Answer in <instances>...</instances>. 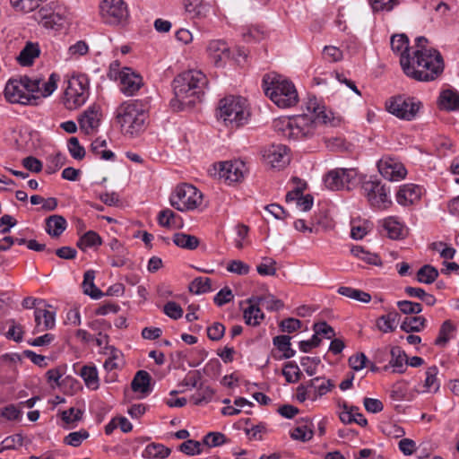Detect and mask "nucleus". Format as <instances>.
<instances>
[{"label": "nucleus", "mask_w": 459, "mask_h": 459, "mask_svg": "<svg viewBox=\"0 0 459 459\" xmlns=\"http://www.w3.org/2000/svg\"><path fill=\"white\" fill-rule=\"evenodd\" d=\"M403 73L418 82L436 80L444 71V60L436 49H415L411 56H403Z\"/></svg>", "instance_id": "1"}, {"label": "nucleus", "mask_w": 459, "mask_h": 459, "mask_svg": "<svg viewBox=\"0 0 459 459\" xmlns=\"http://www.w3.org/2000/svg\"><path fill=\"white\" fill-rule=\"evenodd\" d=\"M206 84V76L199 70L181 73L172 82L175 98L170 101L171 107L174 109H182L194 105L204 95Z\"/></svg>", "instance_id": "2"}, {"label": "nucleus", "mask_w": 459, "mask_h": 459, "mask_svg": "<svg viewBox=\"0 0 459 459\" xmlns=\"http://www.w3.org/2000/svg\"><path fill=\"white\" fill-rule=\"evenodd\" d=\"M146 110L147 104L143 100L124 101L117 108L115 119L125 134L134 137L145 129Z\"/></svg>", "instance_id": "3"}, {"label": "nucleus", "mask_w": 459, "mask_h": 459, "mask_svg": "<svg viewBox=\"0 0 459 459\" xmlns=\"http://www.w3.org/2000/svg\"><path fill=\"white\" fill-rule=\"evenodd\" d=\"M265 95L279 108H288L299 102V94L294 83L276 73L267 74L263 78Z\"/></svg>", "instance_id": "4"}, {"label": "nucleus", "mask_w": 459, "mask_h": 459, "mask_svg": "<svg viewBox=\"0 0 459 459\" xmlns=\"http://www.w3.org/2000/svg\"><path fill=\"white\" fill-rule=\"evenodd\" d=\"M251 113L247 99L240 96H227L219 102L217 117L230 128L246 125Z\"/></svg>", "instance_id": "5"}, {"label": "nucleus", "mask_w": 459, "mask_h": 459, "mask_svg": "<svg viewBox=\"0 0 459 459\" xmlns=\"http://www.w3.org/2000/svg\"><path fill=\"white\" fill-rule=\"evenodd\" d=\"M317 121L307 114L281 117L273 121L275 131L290 140H304L316 133Z\"/></svg>", "instance_id": "6"}, {"label": "nucleus", "mask_w": 459, "mask_h": 459, "mask_svg": "<svg viewBox=\"0 0 459 459\" xmlns=\"http://www.w3.org/2000/svg\"><path fill=\"white\" fill-rule=\"evenodd\" d=\"M62 102L69 110L82 107L90 95V81L86 74H73L65 82Z\"/></svg>", "instance_id": "7"}, {"label": "nucleus", "mask_w": 459, "mask_h": 459, "mask_svg": "<svg viewBox=\"0 0 459 459\" xmlns=\"http://www.w3.org/2000/svg\"><path fill=\"white\" fill-rule=\"evenodd\" d=\"M171 206L179 212L197 209L203 203V194L193 185H178L169 197Z\"/></svg>", "instance_id": "8"}, {"label": "nucleus", "mask_w": 459, "mask_h": 459, "mask_svg": "<svg viewBox=\"0 0 459 459\" xmlns=\"http://www.w3.org/2000/svg\"><path fill=\"white\" fill-rule=\"evenodd\" d=\"M362 195L371 206L377 209H387L392 204L390 190L378 180H366L361 186Z\"/></svg>", "instance_id": "9"}, {"label": "nucleus", "mask_w": 459, "mask_h": 459, "mask_svg": "<svg viewBox=\"0 0 459 459\" xmlns=\"http://www.w3.org/2000/svg\"><path fill=\"white\" fill-rule=\"evenodd\" d=\"M100 13L104 22L111 25L121 24L129 16L127 4L124 0H101Z\"/></svg>", "instance_id": "10"}, {"label": "nucleus", "mask_w": 459, "mask_h": 459, "mask_svg": "<svg viewBox=\"0 0 459 459\" xmlns=\"http://www.w3.org/2000/svg\"><path fill=\"white\" fill-rule=\"evenodd\" d=\"M386 109L392 115L404 120H411L418 113L420 103L416 102L412 98L395 96L385 103Z\"/></svg>", "instance_id": "11"}, {"label": "nucleus", "mask_w": 459, "mask_h": 459, "mask_svg": "<svg viewBox=\"0 0 459 459\" xmlns=\"http://www.w3.org/2000/svg\"><path fill=\"white\" fill-rule=\"evenodd\" d=\"M377 169L382 177L389 181H400L407 175L404 165L390 155H385L377 161Z\"/></svg>", "instance_id": "12"}, {"label": "nucleus", "mask_w": 459, "mask_h": 459, "mask_svg": "<svg viewBox=\"0 0 459 459\" xmlns=\"http://www.w3.org/2000/svg\"><path fill=\"white\" fill-rule=\"evenodd\" d=\"M355 176L356 173L353 169H335L325 175V185L331 190H349Z\"/></svg>", "instance_id": "13"}, {"label": "nucleus", "mask_w": 459, "mask_h": 459, "mask_svg": "<svg viewBox=\"0 0 459 459\" xmlns=\"http://www.w3.org/2000/svg\"><path fill=\"white\" fill-rule=\"evenodd\" d=\"M5 99L11 103L29 104L31 100H36L35 95L26 92L22 78L10 79L4 88Z\"/></svg>", "instance_id": "14"}, {"label": "nucleus", "mask_w": 459, "mask_h": 459, "mask_svg": "<svg viewBox=\"0 0 459 459\" xmlns=\"http://www.w3.org/2000/svg\"><path fill=\"white\" fill-rule=\"evenodd\" d=\"M245 171L246 164L241 160L224 161L219 164L218 174L220 178L232 184L240 181Z\"/></svg>", "instance_id": "15"}, {"label": "nucleus", "mask_w": 459, "mask_h": 459, "mask_svg": "<svg viewBox=\"0 0 459 459\" xmlns=\"http://www.w3.org/2000/svg\"><path fill=\"white\" fill-rule=\"evenodd\" d=\"M424 189L420 185L409 183L402 185L396 195V202L403 206L413 205L420 202Z\"/></svg>", "instance_id": "16"}, {"label": "nucleus", "mask_w": 459, "mask_h": 459, "mask_svg": "<svg viewBox=\"0 0 459 459\" xmlns=\"http://www.w3.org/2000/svg\"><path fill=\"white\" fill-rule=\"evenodd\" d=\"M265 160L274 169H282L290 162L289 149L282 144L272 145L264 151Z\"/></svg>", "instance_id": "17"}, {"label": "nucleus", "mask_w": 459, "mask_h": 459, "mask_svg": "<svg viewBox=\"0 0 459 459\" xmlns=\"http://www.w3.org/2000/svg\"><path fill=\"white\" fill-rule=\"evenodd\" d=\"M121 91L126 96L134 95L143 85V79L131 68L124 67L119 73Z\"/></svg>", "instance_id": "18"}, {"label": "nucleus", "mask_w": 459, "mask_h": 459, "mask_svg": "<svg viewBox=\"0 0 459 459\" xmlns=\"http://www.w3.org/2000/svg\"><path fill=\"white\" fill-rule=\"evenodd\" d=\"M36 20L48 29H58L62 27L65 17L59 12L54 11L51 7H41L35 14Z\"/></svg>", "instance_id": "19"}, {"label": "nucleus", "mask_w": 459, "mask_h": 459, "mask_svg": "<svg viewBox=\"0 0 459 459\" xmlns=\"http://www.w3.org/2000/svg\"><path fill=\"white\" fill-rule=\"evenodd\" d=\"M383 231L391 239H403L407 235L404 224L396 216H389L381 221Z\"/></svg>", "instance_id": "20"}, {"label": "nucleus", "mask_w": 459, "mask_h": 459, "mask_svg": "<svg viewBox=\"0 0 459 459\" xmlns=\"http://www.w3.org/2000/svg\"><path fill=\"white\" fill-rule=\"evenodd\" d=\"M100 107L92 105L89 107L79 117V125L87 134L99 126L100 121Z\"/></svg>", "instance_id": "21"}, {"label": "nucleus", "mask_w": 459, "mask_h": 459, "mask_svg": "<svg viewBox=\"0 0 459 459\" xmlns=\"http://www.w3.org/2000/svg\"><path fill=\"white\" fill-rule=\"evenodd\" d=\"M207 52L216 65L230 58V47L227 42L214 39L209 42Z\"/></svg>", "instance_id": "22"}, {"label": "nucleus", "mask_w": 459, "mask_h": 459, "mask_svg": "<svg viewBox=\"0 0 459 459\" xmlns=\"http://www.w3.org/2000/svg\"><path fill=\"white\" fill-rule=\"evenodd\" d=\"M34 333L52 329L55 326V313L47 309L36 308L34 311Z\"/></svg>", "instance_id": "23"}, {"label": "nucleus", "mask_w": 459, "mask_h": 459, "mask_svg": "<svg viewBox=\"0 0 459 459\" xmlns=\"http://www.w3.org/2000/svg\"><path fill=\"white\" fill-rule=\"evenodd\" d=\"M40 55L39 43L28 41L17 56L18 63L22 66H29L34 63V60Z\"/></svg>", "instance_id": "24"}, {"label": "nucleus", "mask_w": 459, "mask_h": 459, "mask_svg": "<svg viewBox=\"0 0 459 459\" xmlns=\"http://www.w3.org/2000/svg\"><path fill=\"white\" fill-rule=\"evenodd\" d=\"M399 319L400 314L392 309L377 319L376 326L382 333H392L396 329Z\"/></svg>", "instance_id": "25"}, {"label": "nucleus", "mask_w": 459, "mask_h": 459, "mask_svg": "<svg viewBox=\"0 0 459 459\" xmlns=\"http://www.w3.org/2000/svg\"><path fill=\"white\" fill-rule=\"evenodd\" d=\"M108 247L114 253L113 255L109 256L111 266L121 267L125 265L127 260V251L124 245L117 238H112L108 243Z\"/></svg>", "instance_id": "26"}, {"label": "nucleus", "mask_w": 459, "mask_h": 459, "mask_svg": "<svg viewBox=\"0 0 459 459\" xmlns=\"http://www.w3.org/2000/svg\"><path fill=\"white\" fill-rule=\"evenodd\" d=\"M151 380L150 374L145 370H139L134 375L131 387L134 392L148 394L151 393Z\"/></svg>", "instance_id": "27"}, {"label": "nucleus", "mask_w": 459, "mask_h": 459, "mask_svg": "<svg viewBox=\"0 0 459 459\" xmlns=\"http://www.w3.org/2000/svg\"><path fill=\"white\" fill-rule=\"evenodd\" d=\"M67 222L61 215H51L46 219L45 230L52 238H58L66 229Z\"/></svg>", "instance_id": "28"}, {"label": "nucleus", "mask_w": 459, "mask_h": 459, "mask_svg": "<svg viewBox=\"0 0 459 459\" xmlns=\"http://www.w3.org/2000/svg\"><path fill=\"white\" fill-rule=\"evenodd\" d=\"M391 359L389 364L385 367V369L393 368L395 373H403L406 369V358L407 355L404 351L400 347L394 346L391 349Z\"/></svg>", "instance_id": "29"}, {"label": "nucleus", "mask_w": 459, "mask_h": 459, "mask_svg": "<svg viewBox=\"0 0 459 459\" xmlns=\"http://www.w3.org/2000/svg\"><path fill=\"white\" fill-rule=\"evenodd\" d=\"M304 107L308 112V116H311L316 121L326 123L328 117L324 110V106H321L315 96H308L307 100L304 102Z\"/></svg>", "instance_id": "30"}, {"label": "nucleus", "mask_w": 459, "mask_h": 459, "mask_svg": "<svg viewBox=\"0 0 459 459\" xmlns=\"http://www.w3.org/2000/svg\"><path fill=\"white\" fill-rule=\"evenodd\" d=\"M312 427L313 424L308 419H303L302 422H299V425L290 431L291 438L301 442L310 440L314 436Z\"/></svg>", "instance_id": "31"}, {"label": "nucleus", "mask_w": 459, "mask_h": 459, "mask_svg": "<svg viewBox=\"0 0 459 459\" xmlns=\"http://www.w3.org/2000/svg\"><path fill=\"white\" fill-rule=\"evenodd\" d=\"M390 44L392 50L400 55V60L403 56H411L409 54L410 47L407 35L403 33L393 35L391 37Z\"/></svg>", "instance_id": "32"}, {"label": "nucleus", "mask_w": 459, "mask_h": 459, "mask_svg": "<svg viewBox=\"0 0 459 459\" xmlns=\"http://www.w3.org/2000/svg\"><path fill=\"white\" fill-rule=\"evenodd\" d=\"M247 302H253L259 306L262 305L265 307L266 309L272 311H278L284 307L281 299H275V297L271 294L265 296H253L247 299Z\"/></svg>", "instance_id": "33"}, {"label": "nucleus", "mask_w": 459, "mask_h": 459, "mask_svg": "<svg viewBox=\"0 0 459 459\" xmlns=\"http://www.w3.org/2000/svg\"><path fill=\"white\" fill-rule=\"evenodd\" d=\"M95 273L92 270L87 271L83 275V292L94 299H100L104 293L94 284Z\"/></svg>", "instance_id": "34"}, {"label": "nucleus", "mask_w": 459, "mask_h": 459, "mask_svg": "<svg viewBox=\"0 0 459 459\" xmlns=\"http://www.w3.org/2000/svg\"><path fill=\"white\" fill-rule=\"evenodd\" d=\"M249 306L244 310V319L247 325L257 326L264 318L259 305L253 302H247Z\"/></svg>", "instance_id": "35"}, {"label": "nucleus", "mask_w": 459, "mask_h": 459, "mask_svg": "<svg viewBox=\"0 0 459 459\" xmlns=\"http://www.w3.org/2000/svg\"><path fill=\"white\" fill-rule=\"evenodd\" d=\"M80 376L88 388L92 390L99 388V376L96 367L88 365L82 367Z\"/></svg>", "instance_id": "36"}, {"label": "nucleus", "mask_w": 459, "mask_h": 459, "mask_svg": "<svg viewBox=\"0 0 459 459\" xmlns=\"http://www.w3.org/2000/svg\"><path fill=\"white\" fill-rule=\"evenodd\" d=\"M210 7L204 4L202 0H188L186 4V11L192 18L203 19L209 13Z\"/></svg>", "instance_id": "37"}, {"label": "nucleus", "mask_w": 459, "mask_h": 459, "mask_svg": "<svg viewBox=\"0 0 459 459\" xmlns=\"http://www.w3.org/2000/svg\"><path fill=\"white\" fill-rule=\"evenodd\" d=\"M439 105L446 110L459 109V94L451 90L442 91L439 98Z\"/></svg>", "instance_id": "38"}, {"label": "nucleus", "mask_w": 459, "mask_h": 459, "mask_svg": "<svg viewBox=\"0 0 459 459\" xmlns=\"http://www.w3.org/2000/svg\"><path fill=\"white\" fill-rule=\"evenodd\" d=\"M337 292L340 295L362 303H369L371 300V296L369 293L351 287L341 286L338 288Z\"/></svg>", "instance_id": "39"}, {"label": "nucleus", "mask_w": 459, "mask_h": 459, "mask_svg": "<svg viewBox=\"0 0 459 459\" xmlns=\"http://www.w3.org/2000/svg\"><path fill=\"white\" fill-rule=\"evenodd\" d=\"M171 450L162 444L152 443L148 445L143 452V457L148 459L166 458L169 455Z\"/></svg>", "instance_id": "40"}, {"label": "nucleus", "mask_w": 459, "mask_h": 459, "mask_svg": "<svg viewBox=\"0 0 459 459\" xmlns=\"http://www.w3.org/2000/svg\"><path fill=\"white\" fill-rule=\"evenodd\" d=\"M102 352L108 355V358L104 362V368L108 371H111L119 368V362L121 361L122 353L119 350L114 346L104 347Z\"/></svg>", "instance_id": "41"}, {"label": "nucleus", "mask_w": 459, "mask_h": 459, "mask_svg": "<svg viewBox=\"0 0 459 459\" xmlns=\"http://www.w3.org/2000/svg\"><path fill=\"white\" fill-rule=\"evenodd\" d=\"M438 275L439 272L436 267L425 264L418 270L416 280L420 283L431 284L437 279Z\"/></svg>", "instance_id": "42"}, {"label": "nucleus", "mask_w": 459, "mask_h": 459, "mask_svg": "<svg viewBox=\"0 0 459 459\" xmlns=\"http://www.w3.org/2000/svg\"><path fill=\"white\" fill-rule=\"evenodd\" d=\"M455 326L451 320H446L440 326L438 336L434 343L439 347H445L452 337L453 333L455 331Z\"/></svg>", "instance_id": "43"}, {"label": "nucleus", "mask_w": 459, "mask_h": 459, "mask_svg": "<svg viewBox=\"0 0 459 459\" xmlns=\"http://www.w3.org/2000/svg\"><path fill=\"white\" fill-rule=\"evenodd\" d=\"M438 368L432 366L426 370V378L424 381V392L437 393L440 387V382L437 379Z\"/></svg>", "instance_id": "44"}, {"label": "nucleus", "mask_w": 459, "mask_h": 459, "mask_svg": "<svg viewBox=\"0 0 459 459\" xmlns=\"http://www.w3.org/2000/svg\"><path fill=\"white\" fill-rule=\"evenodd\" d=\"M173 242L176 246L188 250L195 249L200 243L199 239L195 236L186 233L174 234Z\"/></svg>", "instance_id": "45"}, {"label": "nucleus", "mask_w": 459, "mask_h": 459, "mask_svg": "<svg viewBox=\"0 0 459 459\" xmlns=\"http://www.w3.org/2000/svg\"><path fill=\"white\" fill-rule=\"evenodd\" d=\"M101 244L100 236L93 230H89L79 238L76 245L81 250L85 251L89 247H98Z\"/></svg>", "instance_id": "46"}, {"label": "nucleus", "mask_w": 459, "mask_h": 459, "mask_svg": "<svg viewBox=\"0 0 459 459\" xmlns=\"http://www.w3.org/2000/svg\"><path fill=\"white\" fill-rule=\"evenodd\" d=\"M290 337L289 335H278L273 339V345L282 352V358L290 359L296 351L290 347Z\"/></svg>", "instance_id": "47"}, {"label": "nucleus", "mask_w": 459, "mask_h": 459, "mask_svg": "<svg viewBox=\"0 0 459 459\" xmlns=\"http://www.w3.org/2000/svg\"><path fill=\"white\" fill-rule=\"evenodd\" d=\"M426 325V319L423 316H416L405 317L401 324V329L405 333L420 332Z\"/></svg>", "instance_id": "48"}, {"label": "nucleus", "mask_w": 459, "mask_h": 459, "mask_svg": "<svg viewBox=\"0 0 459 459\" xmlns=\"http://www.w3.org/2000/svg\"><path fill=\"white\" fill-rule=\"evenodd\" d=\"M59 80V74L52 73L47 82L42 81V84L39 85V95H35L36 99L39 97L47 98L50 96L56 90Z\"/></svg>", "instance_id": "49"}, {"label": "nucleus", "mask_w": 459, "mask_h": 459, "mask_svg": "<svg viewBox=\"0 0 459 459\" xmlns=\"http://www.w3.org/2000/svg\"><path fill=\"white\" fill-rule=\"evenodd\" d=\"M401 0H368V4L374 13H389L399 5Z\"/></svg>", "instance_id": "50"}, {"label": "nucleus", "mask_w": 459, "mask_h": 459, "mask_svg": "<svg viewBox=\"0 0 459 459\" xmlns=\"http://www.w3.org/2000/svg\"><path fill=\"white\" fill-rule=\"evenodd\" d=\"M351 254L369 264L378 265L381 264L380 257L374 253L365 250L361 246H354Z\"/></svg>", "instance_id": "51"}, {"label": "nucleus", "mask_w": 459, "mask_h": 459, "mask_svg": "<svg viewBox=\"0 0 459 459\" xmlns=\"http://www.w3.org/2000/svg\"><path fill=\"white\" fill-rule=\"evenodd\" d=\"M189 290L195 294H202L211 291V279L208 277H197L194 279L189 284Z\"/></svg>", "instance_id": "52"}, {"label": "nucleus", "mask_w": 459, "mask_h": 459, "mask_svg": "<svg viewBox=\"0 0 459 459\" xmlns=\"http://www.w3.org/2000/svg\"><path fill=\"white\" fill-rule=\"evenodd\" d=\"M107 146V142L105 139L97 138L91 143V150L96 154L100 155L101 159L108 160H112L115 156L114 152L109 150H105L104 148Z\"/></svg>", "instance_id": "53"}, {"label": "nucleus", "mask_w": 459, "mask_h": 459, "mask_svg": "<svg viewBox=\"0 0 459 459\" xmlns=\"http://www.w3.org/2000/svg\"><path fill=\"white\" fill-rule=\"evenodd\" d=\"M282 375L288 383H296L300 379L302 373L295 362L289 361L282 368Z\"/></svg>", "instance_id": "54"}, {"label": "nucleus", "mask_w": 459, "mask_h": 459, "mask_svg": "<svg viewBox=\"0 0 459 459\" xmlns=\"http://www.w3.org/2000/svg\"><path fill=\"white\" fill-rule=\"evenodd\" d=\"M177 214L170 209H164L159 212L158 222L160 226L166 228L178 227V224L176 221Z\"/></svg>", "instance_id": "55"}, {"label": "nucleus", "mask_w": 459, "mask_h": 459, "mask_svg": "<svg viewBox=\"0 0 459 459\" xmlns=\"http://www.w3.org/2000/svg\"><path fill=\"white\" fill-rule=\"evenodd\" d=\"M89 432L85 429L69 433L64 439V443L74 447L79 446L83 440L89 437Z\"/></svg>", "instance_id": "56"}, {"label": "nucleus", "mask_w": 459, "mask_h": 459, "mask_svg": "<svg viewBox=\"0 0 459 459\" xmlns=\"http://www.w3.org/2000/svg\"><path fill=\"white\" fill-rule=\"evenodd\" d=\"M40 1L41 0H10V3L17 11L30 13L39 6Z\"/></svg>", "instance_id": "57"}, {"label": "nucleus", "mask_w": 459, "mask_h": 459, "mask_svg": "<svg viewBox=\"0 0 459 459\" xmlns=\"http://www.w3.org/2000/svg\"><path fill=\"white\" fill-rule=\"evenodd\" d=\"M397 307L400 311L405 315H418L422 311V306L420 303L410 300H400L397 302Z\"/></svg>", "instance_id": "58"}, {"label": "nucleus", "mask_w": 459, "mask_h": 459, "mask_svg": "<svg viewBox=\"0 0 459 459\" xmlns=\"http://www.w3.org/2000/svg\"><path fill=\"white\" fill-rule=\"evenodd\" d=\"M214 394V391L210 386H200L198 392L193 395L194 403L200 405L203 403H209Z\"/></svg>", "instance_id": "59"}, {"label": "nucleus", "mask_w": 459, "mask_h": 459, "mask_svg": "<svg viewBox=\"0 0 459 459\" xmlns=\"http://www.w3.org/2000/svg\"><path fill=\"white\" fill-rule=\"evenodd\" d=\"M226 269L238 275H247L250 271V266L241 260H231L228 263Z\"/></svg>", "instance_id": "60"}, {"label": "nucleus", "mask_w": 459, "mask_h": 459, "mask_svg": "<svg viewBox=\"0 0 459 459\" xmlns=\"http://www.w3.org/2000/svg\"><path fill=\"white\" fill-rule=\"evenodd\" d=\"M22 82L23 83V87L25 88V91L28 94L31 93L32 95L34 93L39 95V85L42 84V79L41 78H30L28 76H22Z\"/></svg>", "instance_id": "61"}, {"label": "nucleus", "mask_w": 459, "mask_h": 459, "mask_svg": "<svg viewBox=\"0 0 459 459\" xmlns=\"http://www.w3.org/2000/svg\"><path fill=\"white\" fill-rule=\"evenodd\" d=\"M68 149L71 156L75 160H82L85 156V150L82 145H80L76 137L69 139Z\"/></svg>", "instance_id": "62"}, {"label": "nucleus", "mask_w": 459, "mask_h": 459, "mask_svg": "<svg viewBox=\"0 0 459 459\" xmlns=\"http://www.w3.org/2000/svg\"><path fill=\"white\" fill-rule=\"evenodd\" d=\"M201 447H202V445L200 442L192 440V439H188L180 445L179 449L181 452L185 453L186 455H198L202 452Z\"/></svg>", "instance_id": "63"}, {"label": "nucleus", "mask_w": 459, "mask_h": 459, "mask_svg": "<svg viewBox=\"0 0 459 459\" xmlns=\"http://www.w3.org/2000/svg\"><path fill=\"white\" fill-rule=\"evenodd\" d=\"M264 260L266 263H262L257 265V267H256L257 273L263 276L274 275L276 273V267H275L276 262L273 259L268 258V257L264 258Z\"/></svg>", "instance_id": "64"}]
</instances>
